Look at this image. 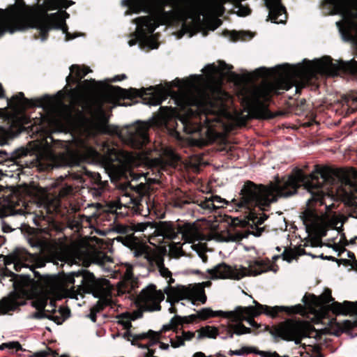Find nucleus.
I'll list each match as a JSON object with an SVG mask.
<instances>
[{
    "mask_svg": "<svg viewBox=\"0 0 357 357\" xmlns=\"http://www.w3.org/2000/svg\"><path fill=\"white\" fill-rule=\"evenodd\" d=\"M178 234H182L185 241L193 243L202 238V234L195 223L178 224Z\"/></svg>",
    "mask_w": 357,
    "mask_h": 357,
    "instance_id": "nucleus-27",
    "label": "nucleus"
},
{
    "mask_svg": "<svg viewBox=\"0 0 357 357\" xmlns=\"http://www.w3.org/2000/svg\"><path fill=\"white\" fill-rule=\"evenodd\" d=\"M199 79L197 75L188 79L178 80L183 87L175 98L176 103L181 107L177 114L183 130L188 134L200 129L197 120L206 126L216 121L215 114L220 111L228 94L222 89V82L213 77H208L203 87L196 86Z\"/></svg>",
    "mask_w": 357,
    "mask_h": 357,
    "instance_id": "nucleus-2",
    "label": "nucleus"
},
{
    "mask_svg": "<svg viewBox=\"0 0 357 357\" xmlns=\"http://www.w3.org/2000/svg\"><path fill=\"white\" fill-rule=\"evenodd\" d=\"M255 305L248 307L238 306L231 311L230 321H246L251 326L259 328L260 324L256 322L255 317L264 314L271 318H275V314L272 307L261 305L254 301Z\"/></svg>",
    "mask_w": 357,
    "mask_h": 357,
    "instance_id": "nucleus-15",
    "label": "nucleus"
},
{
    "mask_svg": "<svg viewBox=\"0 0 357 357\" xmlns=\"http://www.w3.org/2000/svg\"><path fill=\"white\" fill-rule=\"evenodd\" d=\"M144 198L141 197L140 199H130V204L132 206H128V208H132L135 211L141 210L140 207L142 206V202H144Z\"/></svg>",
    "mask_w": 357,
    "mask_h": 357,
    "instance_id": "nucleus-59",
    "label": "nucleus"
},
{
    "mask_svg": "<svg viewBox=\"0 0 357 357\" xmlns=\"http://www.w3.org/2000/svg\"><path fill=\"white\" fill-rule=\"evenodd\" d=\"M343 303L334 301L331 304L323 307L322 310L324 315L326 314L329 311L332 312L335 315H340L342 313Z\"/></svg>",
    "mask_w": 357,
    "mask_h": 357,
    "instance_id": "nucleus-41",
    "label": "nucleus"
},
{
    "mask_svg": "<svg viewBox=\"0 0 357 357\" xmlns=\"http://www.w3.org/2000/svg\"><path fill=\"white\" fill-rule=\"evenodd\" d=\"M171 346L174 348H178L185 345L182 335H176L174 338L170 339Z\"/></svg>",
    "mask_w": 357,
    "mask_h": 357,
    "instance_id": "nucleus-58",
    "label": "nucleus"
},
{
    "mask_svg": "<svg viewBox=\"0 0 357 357\" xmlns=\"http://www.w3.org/2000/svg\"><path fill=\"white\" fill-rule=\"evenodd\" d=\"M151 335H155V331L149 330L148 332L134 335L132 339V344L138 343L140 340H146Z\"/></svg>",
    "mask_w": 357,
    "mask_h": 357,
    "instance_id": "nucleus-52",
    "label": "nucleus"
},
{
    "mask_svg": "<svg viewBox=\"0 0 357 357\" xmlns=\"http://www.w3.org/2000/svg\"><path fill=\"white\" fill-rule=\"evenodd\" d=\"M110 305V299L108 298H100V300L93 305V309L96 312L102 311L107 306Z\"/></svg>",
    "mask_w": 357,
    "mask_h": 357,
    "instance_id": "nucleus-48",
    "label": "nucleus"
},
{
    "mask_svg": "<svg viewBox=\"0 0 357 357\" xmlns=\"http://www.w3.org/2000/svg\"><path fill=\"white\" fill-rule=\"evenodd\" d=\"M28 258L30 261H33L34 267L36 268H42L45 266V260L41 257H39L36 255H31L28 253Z\"/></svg>",
    "mask_w": 357,
    "mask_h": 357,
    "instance_id": "nucleus-51",
    "label": "nucleus"
},
{
    "mask_svg": "<svg viewBox=\"0 0 357 357\" xmlns=\"http://www.w3.org/2000/svg\"><path fill=\"white\" fill-rule=\"evenodd\" d=\"M257 354L259 355L261 357H281L276 351L270 352L260 351L259 349L257 350Z\"/></svg>",
    "mask_w": 357,
    "mask_h": 357,
    "instance_id": "nucleus-64",
    "label": "nucleus"
},
{
    "mask_svg": "<svg viewBox=\"0 0 357 357\" xmlns=\"http://www.w3.org/2000/svg\"><path fill=\"white\" fill-rule=\"evenodd\" d=\"M244 268L246 269L245 271V276H256L269 271L271 266L269 260H254L249 262L248 268Z\"/></svg>",
    "mask_w": 357,
    "mask_h": 357,
    "instance_id": "nucleus-31",
    "label": "nucleus"
},
{
    "mask_svg": "<svg viewBox=\"0 0 357 357\" xmlns=\"http://www.w3.org/2000/svg\"><path fill=\"white\" fill-rule=\"evenodd\" d=\"M275 317L278 315L280 312H286L288 314H303L305 312L304 307L301 305H296L291 307H284V306H274L272 307Z\"/></svg>",
    "mask_w": 357,
    "mask_h": 357,
    "instance_id": "nucleus-38",
    "label": "nucleus"
},
{
    "mask_svg": "<svg viewBox=\"0 0 357 357\" xmlns=\"http://www.w3.org/2000/svg\"><path fill=\"white\" fill-rule=\"evenodd\" d=\"M190 287L177 285L176 287H167L165 293L167 296V300L172 303H178L181 300L188 299Z\"/></svg>",
    "mask_w": 357,
    "mask_h": 357,
    "instance_id": "nucleus-29",
    "label": "nucleus"
},
{
    "mask_svg": "<svg viewBox=\"0 0 357 357\" xmlns=\"http://www.w3.org/2000/svg\"><path fill=\"white\" fill-rule=\"evenodd\" d=\"M24 304V301L19 297L18 293L11 292L0 300V316L14 312Z\"/></svg>",
    "mask_w": 357,
    "mask_h": 357,
    "instance_id": "nucleus-25",
    "label": "nucleus"
},
{
    "mask_svg": "<svg viewBox=\"0 0 357 357\" xmlns=\"http://www.w3.org/2000/svg\"><path fill=\"white\" fill-rule=\"evenodd\" d=\"M70 70L72 75H69L66 78L67 83L77 84L79 83V88L83 91L79 85L82 82L81 79L84 78L88 73L91 72V70L87 66H80L77 64H73L70 66Z\"/></svg>",
    "mask_w": 357,
    "mask_h": 357,
    "instance_id": "nucleus-30",
    "label": "nucleus"
},
{
    "mask_svg": "<svg viewBox=\"0 0 357 357\" xmlns=\"http://www.w3.org/2000/svg\"><path fill=\"white\" fill-rule=\"evenodd\" d=\"M283 259L291 261L296 257V252L293 249H285L282 253Z\"/></svg>",
    "mask_w": 357,
    "mask_h": 357,
    "instance_id": "nucleus-56",
    "label": "nucleus"
},
{
    "mask_svg": "<svg viewBox=\"0 0 357 357\" xmlns=\"http://www.w3.org/2000/svg\"><path fill=\"white\" fill-rule=\"evenodd\" d=\"M28 253H24L20 255V257L17 259V261L14 264V268L16 271H20L21 268L24 266H26L27 265L23 261H28Z\"/></svg>",
    "mask_w": 357,
    "mask_h": 357,
    "instance_id": "nucleus-53",
    "label": "nucleus"
},
{
    "mask_svg": "<svg viewBox=\"0 0 357 357\" xmlns=\"http://www.w3.org/2000/svg\"><path fill=\"white\" fill-rule=\"evenodd\" d=\"M306 174L301 169L296 168L288 176L277 177L274 182L268 185L247 181L241 190L240 199L236 204L239 208L250 210L258 208L261 211H268L271 204L277 202L278 197H289L296 193L302 185L306 188Z\"/></svg>",
    "mask_w": 357,
    "mask_h": 357,
    "instance_id": "nucleus-4",
    "label": "nucleus"
},
{
    "mask_svg": "<svg viewBox=\"0 0 357 357\" xmlns=\"http://www.w3.org/2000/svg\"><path fill=\"white\" fill-rule=\"evenodd\" d=\"M75 3L71 0H44L42 4H36V27L39 30L40 37L42 40L48 38L49 31L52 29H61L66 33V39L69 37L68 26L66 20L69 17V14L66 10H59L56 13L48 14L49 10L56 9L68 8Z\"/></svg>",
    "mask_w": 357,
    "mask_h": 357,
    "instance_id": "nucleus-7",
    "label": "nucleus"
},
{
    "mask_svg": "<svg viewBox=\"0 0 357 357\" xmlns=\"http://www.w3.org/2000/svg\"><path fill=\"white\" fill-rule=\"evenodd\" d=\"M167 5L173 8L172 10L165 13L170 25L182 22L181 29L185 33L200 28L202 11L199 8L197 0H169Z\"/></svg>",
    "mask_w": 357,
    "mask_h": 357,
    "instance_id": "nucleus-9",
    "label": "nucleus"
},
{
    "mask_svg": "<svg viewBox=\"0 0 357 357\" xmlns=\"http://www.w3.org/2000/svg\"><path fill=\"white\" fill-rule=\"evenodd\" d=\"M166 331H162V328L160 331L155 332V335H151L150 337H149L147 339H149L148 342L146 343L148 346V349L151 348L153 345L158 344L159 342V340L162 338V333H165Z\"/></svg>",
    "mask_w": 357,
    "mask_h": 357,
    "instance_id": "nucleus-50",
    "label": "nucleus"
},
{
    "mask_svg": "<svg viewBox=\"0 0 357 357\" xmlns=\"http://www.w3.org/2000/svg\"><path fill=\"white\" fill-rule=\"evenodd\" d=\"M68 252L75 259L81 260L83 256V251L79 243H75L68 248Z\"/></svg>",
    "mask_w": 357,
    "mask_h": 357,
    "instance_id": "nucleus-46",
    "label": "nucleus"
},
{
    "mask_svg": "<svg viewBox=\"0 0 357 357\" xmlns=\"http://www.w3.org/2000/svg\"><path fill=\"white\" fill-rule=\"evenodd\" d=\"M306 188L312 192V197L308 200V207L301 215L307 232L313 236L312 245H317L321 238L326 236L328 226L327 217L324 214H318L312 207L324 204V195L320 188L324 183L333 182L335 178L342 184L355 186L357 178V170L355 168H331L327 166L316 165L314 170L310 174H306Z\"/></svg>",
    "mask_w": 357,
    "mask_h": 357,
    "instance_id": "nucleus-3",
    "label": "nucleus"
},
{
    "mask_svg": "<svg viewBox=\"0 0 357 357\" xmlns=\"http://www.w3.org/2000/svg\"><path fill=\"white\" fill-rule=\"evenodd\" d=\"M81 155L86 161L100 162L108 167L127 165L134 161L132 152L120 149L108 142H104L98 151L92 146H84Z\"/></svg>",
    "mask_w": 357,
    "mask_h": 357,
    "instance_id": "nucleus-10",
    "label": "nucleus"
},
{
    "mask_svg": "<svg viewBox=\"0 0 357 357\" xmlns=\"http://www.w3.org/2000/svg\"><path fill=\"white\" fill-rule=\"evenodd\" d=\"M21 255L18 253H13L11 255H7L4 258V263L7 265L14 264L15 261H17V259L20 257Z\"/></svg>",
    "mask_w": 357,
    "mask_h": 357,
    "instance_id": "nucleus-60",
    "label": "nucleus"
},
{
    "mask_svg": "<svg viewBox=\"0 0 357 357\" xmlns=\"http://www.w3.org/2000/svg\"><path fill=\"white\" fill-rule=\"evenodd\" d=\"M243 321H231L228 322L229 330L227 334L229 338H232L234 335H242L244 334L251 333L250 328L246 327L242 322Z\"/></svg>",
    "mask_w": 357,
    "mask_h": 357,
    "instance_id": "nucleus-34",
    "label": "nucleus"
},
{
    "mask_svg": "<svg viewBox=\"0 0 357 357\" xmlns=\"http://www.w3.org/2000/svg\"><path fill=\"white\" fill-rule=\"evenodd\" d=\"M117 240L133 250L136 257L144 255L146 259L149 261L153 259L149 252V247L143 243L138 238L135 237L134 234L120 236L117 238Z\"/></svg>",
    "mask_w": 357,
    "mask_h": 357,
    "instance_id": "nucleus-23",
    "label": "nucleus"
},
{
    "mask_svg": "<svg viewBox=\"0 0 357 357\" xmlns=\"http://www.w3.org/2000/svg\"><path fill=\"white\" fill-rule=\"evenodd\" d=\"M159 235L165 238L174 239L178 234V224L172 222H160L156 227Z\"/></svg>",
    "mask_w": 357,
    "mask_h": 357,
    "instance_id": "nucleus-33",
    "label": "nucleus"
},
{
    "mask_svg": "<svg viewBox=\"0 0 357 357\" xmlns=\"http://www.w3.org/2000/svg\"><path fill=\"white\" fill-rule=\"evenodd\" d=\"M13 199H15L16 201H14V200H11L10 201V203H11V206L13 208V211H14V213H17V214H21L22 213H24V209L20 208H16V207L17 206H20V202L22 203V206H24V202L21 201V200H18L17 197H12Z\"/></svg>",
    "mask_w": 357,
    "mask_h": 357,
    "instance_id": "nucleus-55",
    "label": "nucleus"
},
{
    "mask_svg": "<svg viewBox=\"0 0 357 357\" xmlns=\"http://www.w3.org/2000/svg\"><path fill=\"white\" fill-rule=\"evenodd\" d=\"M54 293H43L40 294L36 297L32 301V306L37 310H45L47 303V294H53Z\"/></svg>",
    "mask_w": 357,
    "mask_h": 357,
    "instance_id": "nucleus-39",
    "label": "nucleus"
},
{
    "mask_svg": "<svg viewBox=\"0 0 357 357\" xmlns=\"http://www.w3.org/2000/svg\"><path fill=\"white\" fill-rule=\"evenodd\" d=\"M8 105L17 114H22L26 109L35 107H43L54 115L56 123H63L68 126L75 125L77 119L83 116L80 111L74 115L73 106L64 104L57 96L47 95L38 99H28L24 97V93L19 92L8 100Z\"/></svg>",
    "mask_w": 357,
    "mask_h": 357,
    "instance_id": "nucleus-6",
    "label": "nucleus"
},
{
    "mask_svg": "<svg viewBox=\"0 0 357 357\" xmlns=\"http://www.w3.org/2000/svg\"><path fill=\"white\" fill-rule=\"evenodd\" d=\"M36 280L28 275H15L13 283L15 291L19 294V297L24 301L26 298H33L40 294L52 293L60 286L56 277L41 276L38 272L33 271Z\"/></svg>",
    "mask_w": 357,
    "mask_h": 357,
    "instance_id": "nucleus-12",
    "label": "nucleus"
},
{
    "mask_svg": "<svg viewBox=\"0 0 357 357\" xmlns=\"http://www.w3.org/2000/svg\"><path fill=\"white\" fill-rule=\"evenodd\" d=\"M137 287V280L133 276L132 268H126L122 280L118 282V293L121 294L130 293Z\"/></svg>",
    "mask_w": 357,
    "mask_h": 357,
    "instance_id": "nucleus-28",
    "label": "nucleus"
},
{
    "mask_svg": "<svg viewBox=\"0 0 357 357\" xmlns=\"http://www.w3.org/2000/svg\"><path fill=\"white\" fill-rule=\"evenodd\" d=\"M188 300L191 301L193 304L197 301L205 303L206 301V296L204 289L198 286L190 287Z\"/></svg>",
    "mask_w": 357,
    "mask_h": 357,
    "instance_id": "nucleus-37",
    "label": "nucleus"
},
{
    "mask_svg": "<svg viewBox=\"0 0 357 357\" xmlns=\"http://www.w3.org/2000/svg\"><path fill=\"white\" fill-rule=\"evenodd\" d=\"M75 188L72 185L64 184L61 185L59 189V192L56 196L61 200L73 196Z\"/></svg>",
    "mask_w": 357,
    "mask_h": 357,
    "instance_id": "nucleus-43",
    "label": "nucleus"
},
{
    "mask_svg": "<svg viewBox=\"0 0 357 357\" xmlns=\"http://www.w3.org/2000/svg\"><path fill=\"white\" fill-rule=\"evenodd\" d=\"M245 33L243 31H233L230 33V38L232 41H237L244 39Z\"/></svg>",
    "mask_w": 357,
    "mask_h": 357,
    "instance_id": "nucleus-63",
    "label": "nucleus"
},
{
    "mask_svg": "<svg viewBox=\"0 0 357 357\" xmlns=\"http://www.w3.org/2000/svg\"><path fill=\"white\" fill-rule=\"evenodd\" d=\"M232 3L236 8H238L237 10V14L239 16H242V17L247 16L251 13L250 9L248 6H243L241 4V1H239V3Z\"/></svg>",
    "mask_w": 357,
    "mask_h": 357,
    "instance_id": "nucleus-54",
    "label": "nucleus"
},
{
    "mask_svg": "<svg viewBox=\"0 0 357 357\" xmlns=\"http://www.w3.org/2000/svg\"><path fill=\"white\" fill-rule=\"evenodd\" d=\"M342 313L343 315L355 314L357 315V301L352 302L345 301L343 302L342 305Z\"/></svg>",
    "mask_w": 357,
    "mask_h": 357,
    "instance_id": "nucleus-44",
    "label": "nucleus"
},
{
    "mask_svg": "<svg viewBox=\"0 0 357 357\" xmlns=\"http://www.w3.org/2000/svg\"><path fill=\"white\" fill-rule=\"evenodd\" d=\"M333 301L334 298L332 296L331 290L328 288L326 289L319 296L310 294L305 295L303 298V301L310 310L319 307V314L322 315H324L323 307L329 305L328 303Z\"/></svg>",
    "mask_w": 357,
    "mask_h": 357,
    "instance_id": "nucleus-22",
    "label": "nucleus"
},
{
    "mask_svg": "<svg viewBox=\"0 0 357 357\" xmlns=\"http://www.w3.org/2000/svg\"><path fill=\"white\" fill-rule=\"evenodd\" d=\"M122 100H133L136 98H142L144 100L148 99V103L152 105H160L162 101L166 100L169 96V89H165L161 85H157L155 87L151 86L148 89L142 88L137 89L130 88L125 89L122 88Z\"/></svg>",
    "mask_w": 357,
    "mask_h": 357,
    "instance_id": "nucleus-17",
    "label": "nucleus"
},
{
    "mask_svg": "<svg viewBox=\"0 0 357 357\" xmlns=\"http://www.w3.org/2000/svg\"><path fill=\"white\" fill-rule=\"evenodd\" d=\"M52 311V314H48L47 316V318L50 320L54 321L57 324H62L63 322V318L61 317L60 314L59 315L55 314L56 310L54 309H53Z\"/></svg>",
    "mask_w": 357,
    "mask_h": 357,
    "instance_id": "nucleus-61",
    "label": "nucleus"
},
{
    "mask_svg": "<svg viewBox=\"0 0 357 357\" xmlns=\"http://www.w3.org/2000/svg\"><path fill=\"white\" fill-rule=\"evenodd\" d=\"M78 294H92L99 298H108L111 295L112 287L108 280L105 278L96 279L90 272L82 275V280L77 284Z\"/></svg>",
    "mask_w": 357,
    "mask_h": 357,
    "instance_id": "nucleus-16",
    "label": "nucleus"
},
{
    "mask_svg": "<svg viewBox=\"0 0 357 357\" xmlns=\"http://www.w3.org/2000/svg\"><path fill=\"white\" fill-rule=\"evenodd\" d=\"M36 4L26 5L24 0H15L6 9L0 8V37L6 32L13 33L36 27Z\"/></svg>",
    "mask_w": 357,
    "mask_h": 357,
    "instance_id": "nucleus-8",
    "label": "nucleus"
},
{
    "mask_svg": "<svg viewBox=\"0 0 357 357\" xmlns=\"http://www.w3.org/2000/svg\"><path fill=\"white\" fill-rule=\"evenodd\" d=\"M245 268H241L239 269L233 268L231 266L222 263L218 264L211 269H208L207 273L209 274L211 279H234L240 280L245 276L246 273Z\"/></svg>",
    "mask_w": 357,
    "mask_h": 357,
    "instance_id": "nucleus-20",
    "label": "nucleus"
},
{
    "mask_svg": "<svg viewBox=\"0 0 357 357\" xmlns=\"http://www.w3.org/2000/svg\"><path fill=\"white\" fill-rule=\"evenodd\" d=\"M199 206L205 210H208L210 212L215 211L217 208H220L222 205H215L213 204L212 197L206 198L204 200L201 201Z\"/></svg>",
    "mask_w": 357,
    "mask_h": 357,
    "instance_id": "nucleus-47",
    "label": "nucleus"
},
{
    "mask_svg": "<svg viewBox=\"0 0 357 357\" xmlns=\"http://www.w3.org/2000/svg\"><path fill=\"white\" fill-rule=\"evenodd\" d=\"M5 349L13 350L16 352L22 350V345L17 341L3 343L2 344L0 345V350H3Z\"/></svg>",
    "mask_w": 357,
    "mask_h": 357,
    "instance_id": "nucleus-49",
    "label": "nucleus"
},
{
    "mask_svg": "<svg viewBox=\"0 0 357 357\" xmlns=\"http://www.w3.org/2000/svg\"><path fill=\"white\" fill-rule=\"evenodd\" d=\"M232 68V66H229L224 61H220L218 66L213 64L207 66L206 70L211 74H216L221 73L226 70H231Z\"/></svg>",
    "mask_w": 357,
    "mask_h": 357,
    "instance_id": "nucleus-42",
    "label": "nucleus"
},
{
    "mask_svg": "<svg viewBox=\"0 0 357 357\" xmlns=\"http://www.w3.org/2000/svg\"><path fill=\"white\" fill-rule=\"evenodd\" d=\"M337 333H349L357 327V321L345 320L341 323H337Z\"/></svg>",
    "mask_w": 357,
    "mask_h": 357,
    "instance_id": "nucleus-40",
    "label": "nucleus"
},
{
    "mask_svg": "<svg viewBox=\"0 0 357 357\" xmlns=\"http://www.w3.org/2000/svg\"><path fill=\"white\" fill-rule=\"evenodd\" d=\"M151 126V124L148 122H140L134 127L128 139L132 147L140 149L149 142V130Z\"/></svg>",
    "mask_w": 357,
    "mask_h": 357,
    "instance_id": "nucleus-21",
    "label": "nucleus"
},
{
    "mask_svg": "<svg viewBox=\"0 0 357 357\" xmlns=\"http://www.w3.org/2000/svg\"><path fill=\"white\" fill-rule=\"evenodd\" d=\"M153 16H140L132 20V23L135 24L137 27L132 36L137 37L138 43L141 47L158 48L159 45L158 40L153 33L160 25H170L165 13H162L157 15L158 17L152 19Z\"/></svg>",
    "mask_w": 357,
    "mask_h": 357,
    "instance_id": "nucleus-13",
    "label": "nucleus"
},
{
    "mask_svg": "<svg viewBox=\"0 0 357 357\" xmlns=\"http://www.w3.org/2000/svg\"><path fill=\"white\" fill-rule=\"evenodd\" d=\"M257 349L255 347L245 346L238 350H229L228 351V355L230 356H233L248 355L250 354H257Z\"/></svg>",
    "mask_w": 357,
    "mask_h": 357,
    "instance_id": "nucleus-45",
    "label": "nucleus"
},
{
    "mask_svg": "<svg viewBox=\"0 0 357 357\" xmlns=\"http://www.w3.org/2000/svg\"><path fill=\"white\" fill-rule=\"evenodd\" d=\"M61 201L56 195H49L46 197L45 200V208L47 213H59L61 212Z\"/></svg>",
    "mask_w": 357,
    "mask_h": 357,
    "instance_id": "nucleus-35",
    "label": "nucleus"
},
{
    "mask_svg": "<svg viewBox=\"0 0 357 357\" xmlns=\"http://www.w3.org/2000/svg\"><path fill=\"white\" fill-rule=\"evenodd\" d=\"M169 0H122L121 5L127 7L128 10L125 15H128L132 13H139L142 11L149 13L148 16L154 15L152 19H155L157 15L165 13L164 8L167 5Z\"/></svg>",
    "mask_w": 357,
    "mask_h": 357,
    "instance_id": "nucleus-18",
    "label": "nucleus"
},
{
    "mask_svg": "<svg viewBox=\"0 0 357 357\" xmlns=\"http://www.w3.org/2000/svg\"><path fill=\"white\" fill-rule=\"evenodd\" d=\"M197 333V340H202L204 338L215 339L219 335L218 328L213 326H205L201 327L196 331Z\"/></svg>",
    "mask_w": 357,
    "mask_h": 357,
    "instance_id": "nucleus-36",
    "label": "nucleus"
},
{
    "mask_svg": "<svg viewBox=\"0 0 357 357\" xmlns=\"http://www.w3.org/2000/svg\"><path fill=\"white\" fill-rule=\"evenodd\" d=\"M188 203V202L187 200L183 199L181 198H173L171 202V204L173 205V206L177 208H182Z\"/></svg>",
    "mask_w": 357,
    "mask_h": 357,
    "instance_id": "nucleus-62",
    "label": "nucleus"
},
{
    "mask_svg": "<svg viewBox=\"0 0 357 357\" xmlns=\"http://www.w3.org/2000/svg\"><path fill=\"white\" fill-rule=\"evenodd\" d=\"M231 311H213L211 308L204 307L198 310L195 314L198 323L199 321H206L212 317H221L229 319L230 320Z\"/></svg>",
    "mask_w": 357,
    "mask_h": 357,
    "instance_id": "nucleus-32",
    "label": "nucleus"
},
{
    "mask_svg": "<svg viewBox=\"0 0 357 357\" xmlns=\"http://www.w3.org/2000/svg\"><path fill=\"white\" fill-rule=\"evenodd\" d=\"M268 331L275 337L299 344L303 338L317 337V331L309 321L287 319L271 326H266Z\"/></svg>",
    "mask_w": 357,
    "mask_h": 357,
    "instance_id": "nucleus-11",
    "label": "nucleus"
},
{
    "mask_svg": "<svg viewBox=\"0 0 357 357\" xmlns=\"http://www.w3.org/2000/svg\"><path fill=\"white\" fill-rule=\"evenodd\" d=\"M79 86L86 93L81 99L83 109L98 119V121L93 123V128L99 133H109L103 105L105 103L116 105L122 100V88L101 82H96L94 79H85Z\"/></svg>",
    "mask_w": 357,
    "mask_h": 357,
    "instance_id": "nucleus-5",
    "label": "nucleus"
},
{
    "mask_svg": "<svg viewBox=\"0 0 357 357\" xmlns=\"http://www.w3.org/2000/svg\"><path fill=\"white\" fill-rule=\"evenodd\" d=\"M197 319L195 314L188 316L175 315L173 317L169 323L162 326V331H172L175 333H178L183 329L185 325L197 324Z\"/></svg>",
    "mask_w": 357,
    "mask_h": 357,
    "instance_id": "nucleus-24",
    "label": "nucleus"
},
{
    "mask_svg": "<svg viewBox=\"0 0 357 357\" xmlns=\"http://www.w3.org/2000/svg\"><path fill=\"white\" fill-rule=\"evenodd\" d=\"M301 347L304 349H307L308 348V351H306V353L308 354L310 352H312V354H317L319 352H321V346L319 344H314V345H306L305 344H301Z\"/></svg>",
    "mask_w": 357,
    "mask_h": 357,
    "instance_id": "nucleus-57",
    "label": "nucleus"
},
{
    "mask_svg": "<svg viewBox=\"0 0 357 357\" xmlns=\"http://www.w3.org/2000/svg\"><path fill=\"white\" fill-rule=\"evenodd\" d=\"M319 8L324 15H341L344 28L349 31L357 26V0H321Z\"/></svg>",
    "mask_w": 357,
    "mask_h": 357,
    "instance_id": "nucleus-14",
    "label": "nucleus"
},
{
    "mask_svg": "<svg viewBox=\"0 0 357 357\" xmlns=\"http://www.w3.org/2000/svg\"><path fill=\"white\" fill-rule=\"evenodd\" d=\"M88 271L82 269L81 271H78L77 272H72L68 275H65L61 279L57 278L60 282L59 287L53 293L57 292L62 288H68L70 285H73L70 287V294L71 297H76L79 294L77 293V284L76 283L75 278H79V281L82 280V275H84ZM82 294H79L82 295Z\"/></svg>",
    "mask_w": 357,
    "mask_h": 357,
    "instance_id": "nucleus-26",
    "label": "nucleus"
},
{
    "mask_svg": "<svg viewBox=\"0 0 357 357\" xmlns=\"http://www.w3.org/2000/svg\"><path fill=\"white\" fill-rule=\"evenodd\" d=\"M165 295L161 290H157L154 284L143 289L136 298V305L144 311H158L161 309L160 303Z\"/></svg>",
    "mask_w": 357,
    "mask_h": 357,
    "instance_id": "nucleus-19",
    "label": "nucleus"
},
{
    "mask_svg": "<svg viewBox=\"0 0 357 357\" xmlns=\"http://www.w3.org/2000/svg\"><path fill=\"white\" fill-rule=\"evenodd\" d=\"M339 71L357 75V61L352 59L333 63L330 56H324L312 61L305 59L303 63L297 65L285 63L271 69L261 67L245 74L231 72L229 79L238 85L261 77H274L272 82L264 79L252 86L243 98V104L251 114L257 119H267L271 117L268 107L273 94L278 93V91H288L295 86L298 91L307 86L317 74L336 75Z\"/></svg>",
    "mask_w": 357,
    "mask_h": 357,
    "instance_id": "nucleus-1",
    "label": "nucleus"
}]
</instances>
